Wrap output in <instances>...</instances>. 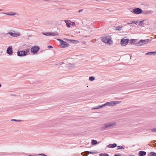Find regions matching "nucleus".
I'll use <instances>...</instances> for the list:
<instances>
[{"mask_svg": "<svg viewBox=\"0 0 156 156\" xmlns=\"http://www.w3.org/2000/svg\"><path fill=\"white\" fill-rule=\"evenodd\" d=\"M148 156H156V153L152 152L148 154Z\"/></svg>", "mask_w": 156, "mask_h": 156, "instance_id": "obj_17", "label": "nucleus"}, {"mask_svg": "<svg viewBox=\"0 0 156 156\" xmlns=\"http://www.w3.org/2000/svg\"><path fill=\"white\" fill-rule=\"evenodd\" d=\"M155 38H156V35H155Z\"/></svg>", "mask_w": 156, "mask_h": 156, "instance_id": "obj_50", "label": "nucleus"}, {"mask_svg": "<svg viewBox=\"0 0 156 156\" xmlns=\"http://www.w3.org/2000/svg\"><path fill=\"white\" fill-rule=\"evenodd\" d=\"M89 80L90 81H92L94 80L95 77L93 76L90 77L89 78Z\"/></svg>", "mask_w": 156, "mask_h": 156, "instance_id": "obj_24", "label": "nucleus"}, {"mask_svg": "<svg viewBox=\"0 0 156 156\" xmlns=\"http://www.w3.org/2000/svg\"><path fill=\"white\" fill-rule=\"evenodd\" d=\"M144 21V20H142V21H140V22H139V25L141 26H142L143 24V22Z\"/></svg>", "mask_w": 156, "mask_h": 156, "instance_id": "obj_30", "label": "nucleus"}, {"mask_svg": "<svg viewBox=\"0 0 156 156\" xmlns=\"http://www.w3.org/2000/svg\"><path fill=\"white\" fill-rule=\"evenodd\" d=\"M66 40H67V41H70L72 43H73V44L74 43L75 41H75V40H70L69 39H66Z\"/></svg>", "mask_w": 156, "mask_h": 156, "instance_id": "obj_29", "label": "nucleus"}, {"mask_svg": "<svg viewBox=\"0 0 156 156\" xmlns=\"http://www.w3.org/2000/svg\"><path fill=\"white\" fill-rule=\"evenodd\" d=\"M106 128H107L106 127V126L105 124H104V125L103 126V127H102L101 128V129L103 130V129H105Z\"/></svg>", "mask_w": 156, "mask_h": 156, "instance_id": "obj_28", "label": "nucleus"}, {"mask_svg": "<svg viewBox=\"0 0 156 156\" xmlns=\"http://www.w3.org/2000/svg\"><path fill=\"white\" fill-rule=\"evenodd\" d=\"M151 40L150 39L146 40H140L136 44L137 46H140L146 44L148 43L151 41Z\"/></svg>", "mask_w": 156, "mask_h": 156, "instance_id": "obj_1", "label": "nucleus"}, {"mask_svg": "<svg viewBox=\"0 0 156 156\" xmlns=\"http://www.w3.org/2000/svg\"><path fill=\"white\" fill-rule=\"evenodd\" d=\"M3 13L5 14L10 16H14L17 14V13H16L14 12H12L8 13Z\"/></svg>", "mask_w": 156, "mask_h": 156, "instance_id": "obj_13", "label": "nucleus"}, {"mask_svg": "<svg viewBox=\"0 0 156 156\" xmlns=\"http://www.w3.org/2000/svg\"><path fill=\"white\" fill-rule=\"evenodd\" d=\"M108 102H107L106 103H105L104 104V106L105 107L106 106H108Z\"/></svg>", "mask_w": 156, "mask_h": 156, "instance_id": "obj_31", "label": "nucleus"}, {"mask_svg": "<svg viewBox=\"0 0 156 156\" xmlns=\"http://www.w3.org/2000/svg\"><path fill=\"white\" fill-rule=\"evenodd\" d=\"M43 34L44 35L48 36H58V33L56 32H48V33H43Z\"/></svg>", "mask_w": 156, "mask_h": 156, "instance_id": "obj_7", "label": "nucleus"}, {"mask_svg": "<svg viewBox=\"0 0 156 156\" xmlns=\"http://www.w3.org/2000/svg\"><path fill=\"white\" fill-rule=\"evenodd\" d=\"M2 85H1V84H0V87H1Z\"/></svg>", "mask_w": 156, "mask_h": 156, "instance_id": "obj_47", "label": "nucleus"}, {"mask_svg": "<svg viewBox=\"0 0 156 156\" xmlns=\"http://www.w3.org/2000/svg\"><path fill=\"white\" fill-rule=\"evenodd\" d=\"M146 154V152L144 151H140L139 152V156H144Z\"/></svg>", "mask_w": 156, "mask_h": 156, "instance_id": "obj_14", "label": "nucleus"}, {"mask_svg": "<svg viewBox=\"0 0 156 156\" xmlns=\"http://www.w3.org/2000/svg\"><path fill=\"white\" fill-rule=\"evenodd\" d=\"M138 21H132V22H131V23H127V24H132L133 23L136 24L137 23Z\"/></svg>", "mask_w": 156, "mask_h": 156, "instance_id": "obj_25", "label": "nucleus"}, {"mask_svg": "<svg viewBox=\"0 0 156 156\" xmlns=\"http://www.w3.org/2000/svg\"><path fill=\"white\" fill-rule=\"evenodd\" d=\"M66 23H68L67 22H68V21H70V20H65V21H64Z\"/></svg>", "mask_w": 156, "mask_h": 156, "instance_id": "obj_37", "label": "nucleus"}, {"mask_svg": "<svg viewBox=\"0 0 156 156\" xmlns=\"http://www.w3.org/2000/svg\"><path fill=\"white\" fill-rule=\"evenodd\" d=\"M118 156H121V155L120 154H118Z\"/></svg>", "mask_w": 156, "mask_h": 156, "instance_id": "obj_44", "label": "nucleus"}, {"mask_svg": "<svg viewBox=\"0 0 156 156\" xmlns=\"http://www.w3.org/2000/svg\"><path fill=\"white\" fill-rule=\"evenodd\" d=\"M145 55H153L154 56L156 55V52H150L147 53L145 54Z\"/></svg>", "mask_w": 156, "mask_h": 156, "instance_id": "obj_12", "label": "nucleus"}, {"mask_svg": "<svg viewBox=\"0 0 156 156\" xmlns=\"http://www.w3.org/2000/svg\"><path fill=\"white\" fill-rule=\"evenodd\" d=\"M39 155H43V156H46V155H45V154H39Z\"/></svg>", "mask_w": 156, "mask_h": 156, "instance_id": "obj_39", "label": "nucleus"}, {"mask_svg": "<svg viewBox=\"0 0 156 156\" xmlns=\"http://www.w3.org/2000/svg\"><path fill=\"white\" fill-rule=\"evenodd\" d=\"M129 40L128 39L123 38L121 41V44L122 46H124L127 45L128 43Z\"/></svg>", "mask_w": 156, "mask_h": 156, "instance_id": "obj_5", "label": "nucleus"}, {"mask_svg": "<svg viewBox=\"0 0 156 156\" xmlns=\"http://www.w3.org/2000/svg\"><path fill=\"white\" fill-rule=\"evenodd\" d=\"M6 52L9 55H11L13 53L12 48L11 46L8 47L7 49Z\"/></svg>", "mask_w": 156, "mask_h": 156, "instance_id": "obj_9", "label": "nucleus"}, {"mask_svg": "<svg viewBox=\"0 0 156 156\" xmlns=\"http://www.w3.org/2000/svg\"><path fill=\"white\" fill-rule=\"evenodd\" d=\"M83 10V9H80L79 11V12H81Z\"/></svg>", "mask_w": 156, "mask_h": 156, "instance_id": "obj_41", "label": "nucleus"}, {"mask_svg": "<svg viewBox=\"0 0 156 156\" xmlns=\"http://www.w3.org/2000/svg\"><path fill=\"white\" fill-rule=\"evenodd\" d=\"M105 107L104 104L101 105L99 106L100 109Z\"/></svg>", "mask_w": 156, "mask_h": 156, "instance_id": "obj_33", "label": "nucleus"}, {"mask_svg": "<svg viewBox=\"0 0 156 156\" xmlns=\"http://www.w3.org/2000/svg\"><path fill=\"white\" fill-rule=\"evenodd\" d=\"M75 24V23L74 22H73L72 23V25H74Z\"/></svg>", "mask_w": 156, "mask_h": 156, "instance_id": "obj_42", "label": "nucleus"}, {"mask_svg": "<svg viewBox=\"0 0 156 156\" xmlns=\"http://www.w3.org/2000/svg\"><path fill=\"white\" fill-rule=\"evenodd\" d=\"M88 154L90 153V154H93L94 153L92 152H91V151H88Z\"/></svg>", "mask_w": 156, "mask_h": 156, "instance_id": "obj_40", "label": "nucleus"}, {"mask_svg": "<svg viewBox=\"0 0 156 156\" xmlns=\"http://www.w3.org/2000/svg\"><path fill=\"white\" fill-rule=\"evenodd\" d=\"M132 12L136 14H140L142 12V10L139 8H136L133 10Z\"/></svg>", "mask_w": 156, "mask_h": 156, "instance_id": "obj_6", "label": "nucleus"}, {"mask_svg": "<svg viewBox=\"0 0 156 156\" xmlns=\"http://www.w3.org/2000/svg\"><path fill=\"white\" fill-rule=\"evenodd\" d=\"M116 124V122H111L107 124H105L107 128L115 126Z\"/></svg>", "mask_w": 156, "mask_h": 156, "instance_id": "obj_10", "label": "nucleus"}, {"mask_svg": "<svg viewBox=\"0 0 156 156\" xmlns=\"http://www.w3.org/2000/svg\"><path fill=\"white\" fill-rule=\"evenodd\" d=\"M98 109H100L99 107V106H97L96 107H92L91 108V109L92 110Z\"/></svg>", "mask_w": 156, "mask_h": 156, "instance_id": "obj_27", "label": "nucleus"}, {"mask_svg": "<svg viewBox=\"0 0 156 156\" xmlns=\"http://www.w3.org/2000/svg\"><path fill=\"white\" fill-rule=\"evenodd\" d=\"M102 41L103 42L109 44H111L113 43L112 41L111 40L110 37L109 36L103 37L102 38Z\"/></svg>", "mask_w": 156, "mask_h": 156, "instance_id": "obj_2", "label": "nucleus"}, {"mask_svg": "<svg viewBox=\"0 0 156 156\" xmlns=\"http://www.w3.org/2000/svg\"><path fill=\"white\" fill-rule=\"evenodd\" d=\"M9 35H10L12 36H13L14 37H17L19 36V34H17L15 33H14L12 32H9L8 33Z\"/></svg>", "mask_w": 156, "mask_h": 156, "instance_id": "obj_16", "label": "nucleus"}, {"mask_svg": "<svg viewBox=\"0 0 156 156\" xmlns=\"http://www.w3.org/2000/svg\"><path fill=\"white\" fill-rule=\"evenodd\" d=\"M155 145H156V144H155Z\"/></svg>", "mask_w": 156, "mask_h": 156, "instance_id": "obj_51", "label": "nucleus"}, {"mask_svg": "<svg viewBox=\"0 0 156 156\" xmlns=\"http://www.w3.org/2000/svg\"><path fill=\"white\" fill-rule=\"evenodd\" d=\"M135 41V39H132L130 41V43H132L134 42V41Z\"/></svg>", "mask_w": 156, "mask_h": 156, "instance_id": "obj_32", "label": "nucleus"}, {"mask_svg": "<svg viewBox=\"0 0 156 156\" xmlns=\"http://www.w3.org/2000/svg\"><path fill=\"white\" fill-rule=\"evenodd\" d=\"M48 49L51 48H52V47L51 46V45H48Z\"/></svg>", "mask_w": 156, "mask_h": 156, "instance_id": "obj_36", "label": "nucleus"}, {"mask_svg": "<svg viewBox=\"0 0 156 156\" xmlns=\"http://www.w3.org/2000/svg\"><path fill=\"white\" fill-rule=\"evenodd\" d=\"M70 24H71L70 23H66V25L68 27H70Z\"/></svg>", "mask_w": 156, "mask_h": 156, "instance_id": "obj_35", "label": "nucleus"}, {"mask_svg": "<svg viewBox=\"0 0 156 156\" xmlns=\"http://www.w3.org/2000/svg\"><path fill=\"white\" fill-rule=\"evenodd\" d=\"M117 146V145L116 144H109L108 145L107 147L109 148H114L116 147Z\"/></svg>", "mask_w": 156, "mask_h": 156, "instance_id": "obj_15", "label": "nucleus"}, {"mask_svg": "<svg viewBox=\"0 0 156 156\" xmlns=\"http://www.w3.org/2000/svg\"><path fill=\"white\" fill-rule=\"evenodd\" d=\"M87 36H84V37H87Z\"/></svg>", "mask_w": 156, "mask_h": 156, "instance_id": "obj_49", "label": "nucleus"}, {"mask_svg": "<svg viewBox=\"0 0 156 156\" xmlns=\"http://www.w3.org/2000/svg\"><path fill=\"white\" fill-rule=\"evenodd\" d=\"M152 131L156 132V128H153L151 129Z\"/></svg>", "mask_w": 156, "mask_h": 156, "instance_id": "obj_34", "label": "nucleus"}, {"mask_svg": "<svg viewBox=\"0 0 156 156\" xmlns=\"http://www.w3.org/2000/svg\"><path fill=\"white\" fill-rule=\"evenodd\" d=\"M57 40L60 42V45L62 48H66L69 46V44L63 40L60 39H57Z\"/></svg>", "mask_w": 156, "mask_h": 156, "instance_id": "obj_3", "label": "nucleus"}, {"mask_svg": "<svg viewBox=\"0 0 156 156\" xmlns=\"http://www.w3.org/2000/svg\"><path fill=\"white\" fill-rule=\"evenodd\" d=\"M46 156H47V155H46Z\"/></svg>", "mask_w": 156, "mask_h": 156, "instance_id": "obj_52", "label": "nucleus"}, {"mask_svg": "<svg viewBox=\"0 0 156 156\" xmlns=\"http://www.w3.org/2000/svg\"><path fill=\"white\" fill-rule=\"evenodd\" d=\"M99 156H109V155L106 153H101L99 154Z\"/></svg>", "mask_w": 156, "mask_h": 156, "instance_id": "obj_21", "label": "nucleus"}, {"mask_svg": "<svg viewBox=\"0 0 156 156\" xmlns=\"http://www.w3.org/2000/svg\"><path fill=\"white\" fill-rule=\"evenodd\" d=\"M125 148L122 146H118V150L124 149Z\"/></svg>", "mask_w": 156, "mask_h": 156, "instance_id": "obj_23", "label": "nucleus"}, {"mask_svg": "<svg viewBox=\"0 0 156 156\" xmlns=\"http://www.w3.org/2000/svg\"><path fill=\"white\" fill-rule=\"evenodd\" d=\"M114 156H117V154H115Z\"/></svg>", "mask_w": 156, "mask_h": 156, "instance_id": "obj_46", "label": "nucleus"}, {"mask_svg": "<svg viewBox=\"0 0 156 156\" xmlns=\"http://www.w3.org/2000/svg\"><path fill=\"white\" fill-rule=\"evenodd\" d=\"M121 101H118V104L120 103Z\"/></svg>", "mask_w": 156, "mask_h": 156, "instance_id": "obj_43", "label": "nucleus"}, {"mask_svg": "<svg viewBox=\"0 0 156 156\" xmlns=\"http://www.w3.org/2000/svg\"><path fill=\"white\" fill-rule=\"evenodd\" d=\"M115 28H116V29H115V30H117V27H116Z\"/></svg>", "mask_w": 156, "mask_h": 156, "instance_id": "obj_48", "label": "nucleus"}, {"mask_svg": "<svg viewBox=\"0 0 156 156\" xmlns=\"http://www.w3.org/2000/svg\"><path fill=\"white\" fill-rule=\"evenodd\" d=\"M124 26L122 25H119L118 26V30H122V28Z\"/></svg>", "mask_w": 156, "mask_h": 156, "instance_id": "obj_19", "label": "nucleus"}, {"mask_svg": "<svg viewBox=\"0 0 156 156\" xmlns=\"http://www.w3.org/2000/svg\"><path fill=\"white\" fill-rule=\"evenodd\" d=\"M39 47L37 46H34L32 47L30 50L31 52L34 54L37 53V51L39 50Z\"/></svg>", "mask_w": 156, "mask_h": 156, "instance_id": "obj_4", "label": "nucleus"}, {"mask_svg": "<svg viewBox=\"0 0 156 156\" xmlns=\"http://www.w3.org/2000/svg\"><path fill=\"white\" fill-rule=\"evenodd\" d=\"M108 106H115L117 104V101H111L110 102H108Z\"/></svg>", "mask_w": 156, "mask_h": 156, "instance_id": "obj_11", "label": "nucleus"}, {"mask_svg": "<svg viewBox=\"0 0 156 156\" xmlns=\"http://www.w3.org/2000/svg\"><path fill=\"white\" fill-rule=\"evenodd\" d=\"M88 151H85L81 153L82 155L84 156H87L88 155Z\"/></svg>", "mask_w": 156, "mask_h": 156, "instance_id": "obj_18", "label": "nucleus"}, {"mask_svg": "<svg viewBox=\"0 0 156 156\" xmlns=\"http://www.w3.org/2000/svg\"><path fill=\"white\" fill-rule=\"evenodd\" d=\"M17 55L19 57L26 56V52L24 50L19 51L17 52Z\"/></svg>", "mask_w": 156, "mask_h": 156, "instance_id": "obj_8", "label": "nucleus"}, {"mask_svg": "<svg viewBox=\"0 0 156 156\" xmlns=\"http://www.w3.org/2000/svg\"><path fill=\"white\" fill-rule=\"evenodd\" d=\"M11 121H12H12H16V122H22L23 121L22 120H21L12 119L11 120Z\"/></svg>", "mask_w": 156, "mask_h": 156, "instance_id": "obj_22", "label": "nucleus"}, {"mask_svg": "<svg viewBox=\"0 0 156 156\" xmlns=\"http://www.w3.org/2000/svg\"><path fill=\"white\" fill-rule=\"evenodd\" d=\"M26 52V55H27V53H29L30 51V50L28 49H26L25 50H24Z\"/></svg>", "mask_w": 156, "mask_h": 156, "instance_id": "obj_26", "label": "nucleus"}, {"mask_svg": "<svg viewBox=\"0 0 156 156\" xmlns=\"http://www.w3.org/2000/svg\"><path fill=\"white\" fill-rule=\"evenodd\" d=\"M75 42H74V44H77L79 42L77 41V40H75Z\"/></svg>", "mask_w": 156, "mask_h": 156, "instance_id": "obj_38", "label": "nucleus"}, {"mask_svg": "<svg viewBox=\"0 0 156 156\" xmlns=\"http://www.w3.org/2000/svg\"><path fill=\"white\" fill-rule=\"evenodd\" d=\"M3 10L2 9H0V11H2Z\"/></svg>", "mask_w": 156, "mask_h": 156, "instance_id": "obj_45", "label": "nucleus"}, {"mask_svg": "<svg viewBox=\"0 0 156 156\" xmlns=\"http://www.w3.org/2000/svg\"><path fill=\"white\" fill-rule=\"evenodd\" d=\"M98 142L97 140H92V143L93 145H95L97 144Z\"/></svg>", "mask_w": 156, "mask_h": 156, "instance_id": "obj_20", "label": "nucleus"}]
</instances>
